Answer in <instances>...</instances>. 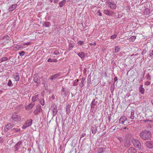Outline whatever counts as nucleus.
Instances as JSON below:
<instances>
[{"mask_svg":"<svg viewBox=\"0 0 153 153\" xmlns=\"http://www.w3.org/2000/svg\"><path fill=\"white\" fill-rule=\"evenodd\" d=\"M140 137L142 139L147 140L152 137V134L149 130H145L140 132Z\"/></svg>","mask_w":153,"mask_h":153,"instance_id":"1","label":"nucleus"},{"mask_svg":"<svg viewBox=\"0 0 153 153\" xmlns=\"http://www.w3.org/2000/svg\"><path fill=\"white\" fill-rule=\"evenodd\" d=\"M132 143L134 146L138 149H140L141 147V144L140 141L136 139H133L132 140Z\"/></svg>","mask_w":153,"mask_h":153,"instance_id":"2","label":"nucleus"},{"mask_svg":"<svg viewBox=\"0 0 153 153\" xmlns=\"http://www.w3.org/2000/svg\"><path fill=\"white\" fill-rule=\"evenodd\" d=\"M107 5L108 7L111 9H115L117 7V5L114 1H110L108 0L107 1Z\"/></svg>","mask_w":153,"mask_h":153,"instance_id":"3","label":"nucleus"},{"mask_svg":"<svg viewBox=\"0 0 153 153\" xmlns=\"http://www.w3.org/2000/svg\"><path fill=\"white\" fill-rule=\"evenodd\" d=\"M51 109L53 111V116H56L57 113V106L54 104H53L51 106Z\"/></svg>","mask_w":153,"mask_h":153,"instance_id":"4","label":"nucleus"},{"mask_svg":"<svg viewBox=\"0 0 153 153\" xmlns=\"http://www.w3.org/2000/svg\"><path fill=\"white\" fill-rule=\"evenodd\" d=\"M12 119L15 122H18L21 120L20 116L17 114L16 113H14L13 114L11 117Z\"/></svg>","mask_w":153,"mask_h":153,"instance_id":"5","label":"nucleus"},{"mask_svg":"<svg viewBox=\"0 0 153 153\" xmlns=\"http://www.w3.org/2000/svg\"><path fill=\"white\" fill-rule=\"evenodd\" d=\"M32 120L31 119L27 120L22 126V128L25 129L26 128L32 125Z\"/></svg>","mask_w":153,"mask_h":153,"instance_id":"6","label":"nucleus"},{"mask_svg":"<svg viewBox=\"0 0 153 153\" xmlns=\"http://www.w3.org/2000/svg\"><path fill=\"white\" fill-rule=\"evenodd\" d=\"M42 111L41 107L40 105H38L36 109L34 111L33 113L36 115H38Z\"/></svg>","mask_w":153,"mask_h":153,"instance_id":"7","label":"nucleus"},{"mask_svg":"<svg viewBox=\"0 0 153 153\" xmlns=\"http://www.w3.org/2000/svg\"><path fill=\"white\" fill-rule=\"evenodd\" d=\"M127 118L125 116H123L120 118L119 123H121L126 125L128 123V121H127Z\"/></svg>","mask_w":153,"mask_h":153,"instance_id":"8","label":"nucleus"},{"mask_svg":"<svg viewBox=\"0 0 153 153\" xmlns=\"http://www.w3.org/2000/svg\"><path fill=\"white\" fill-rule=\"evenodd\" d=\"M22 141H20L16 144L14 146V148H15V151H17L20 149V147L22 144Z\"/></svg>","mask_w":153,"mask_h":153,"instance_id":"9","label":"nucleus"},{"mask_svg":"<svg viewBox=\"0 0 153 153\" xmlns=\"http://www.w3.org/2000/svg\"><path fill=\"white\" fill-rule=\"evenodd\" d=\"M146 147L150 149H152L153 148V141H148L146 143Z\"/></svg>","mask_w":153,"mask_h":153,"instance_id":"10","label":"nucleus"},{"mask_svg":"<svg viewBox=\"0 0 153 153\" xmlns=\"http://www.w3.org/2000/svg\"><path fill=\"white\" fill-rule=\"evenodd\" d=\"M103 13L107 15L111 16L114 13V12L108 10H105L103 11Z\"/></svg>","mask_w":153,"mask_h":153,"instance_id":"11","label":"nucleus"},{"mask_svg":"<svg viewBox=\"0 0 153 153\" xmlns=\"http://www.w3.org/2000/svg\"><path fill=\"white\" fill-rule=\"evenodd\" d=\"M13 126L12 125H11V124H7L4 128V131L5 132L7 131L9 129L12 128Z\"/></svg>","mask_w":153,"mask_h":153,"instance_id":"12","label":"nucleus"},{"mask_svg":"<svg viewBox=\"0 0 153 153\" xmlns=\"http://www.w3.org/2000/svg\"><path fill=\"white\" fill-rule=\"evenodd\" d=\"M137 151L136 149L133 147L130 148L128 150V153H136Z\"/></svg>","mask_w":153,"mask_h":153,"instance_id":"13","label":"nucleus"},{"mask_svg":"<svg viewBox=\"0 0 153 153\" xmlns=\"http://www.w3.org/2000/svg\"><path fill=\"white\" fill-rule=\"evenodd\" d=\"M97 102V100H96V99L92 101L91 104L90 105L91 109L93 108H94L95 105H96Z\"/></svg>","mask_w":153,"mask_h":153,"instance_id":"14","label":"nucleus"},{"mask_svg":"<svg viewBox=\"0 0 153 153\" xmlns=\"http://www.w3.org/2000/svg\"><path fill=\"white\" fill-rule=\"evenodd\" d=\"M137 116V114H135L134 111H131V116L130 117V118L131 119H136Z\"/></svg>","mask_w":153,"mask_h":153,"instance_id":"15","label":"nucleus"},{"mask_svg":"<svg viewBox=\"0 0 153 153\" xmlns=\"http://www.w3.org/2000/svg\"><path fill=\"white\" fill-rule=\"evenodd\" d=\"M71 105L69 104L67 105L66 107V109L67 114L68 115L70 112V108Z\"/></svg>","mask_w":153,"mask_h":153,"instance_id":"16","label":"nucleus"},{"mask_svg":"<svg viewBox=\"0 0 153 153\" xmlns=\"http://www.w3.org/2000/svg\"><path fill=\"white\" fill-rule=\"evenodd\" d=\"M139 91L140 92L141 94H143L145 92V89L143 88V85H140L139 89Z\"/></svg>","mask_w":153,"mask_h":153,"instance_id":"17","label":"nucleus"},{"mask_svg":"<svg viewBox=\"0 0 153 153\" xmlns=\"http://www.w3.org/2000/svg\"><path fill=\"white\" fill-rule=\"evenodd\" d=\"M97 127L96 125H94V126L92 127V132L93 134H95L97 130Z\"/></svg>","mask_w":153,"mask_h":153,"instance_id":"18","label":"nucleus"},{"mask_svg":"<svg viewBox=\"0 0 153 153\" xmlns=\"http://www.w3.org/2000/svg\"><path fill=\"white\" fill-rule=\"evenodd\" d=\"M105 149L104 148L100 147L97 150V153H102L104 152L105 151Z\"/></svg>","mask_w":153,"mask_h":153,"instance_id":"19","label":"nucleus"},{"mask_svg":"<svg viewBox=\"0 0 153 153\" xmlns=\"http://www.w3.org/2000/svg\"><path fill=\"white\" fill-rule=\"evenodd\" d=\"M34 104L33 103H30L27 106L25 107L26 109L27 110H29L33 106Z\"/></svg>","mask_w":153,"mask_h":153,"instance_id":"20","label":"nucleus"},{"mask_svg":"<svg viewBox=\"0 0 153 153\" xmlns=\"http://www.w3.org/2000/svg\"><path fill=\"white\" fill-rule=\"evenodd\" d=\"M17 5L16 4H13L12 6H10L9 7L10 11H12L15 9Z\"/></svg>","mask_w":153,"mask_h":153,"instance_id":"21","label":"nucleus"},{"mask_svg":"<svg viewBox=\"0 0 153 153\" xmlns=\"http://www.w3.org/2000/svg\"><path fill=\"white\" fill-rule=\"evenodd\" d=\"M61 91L64 92V94L65 96H66L68 94V90L65 88H62V89Z\"/></svg>","mask_w":153,"mask_h":153,"instance_id":"22","label":"nucleus"},{"mask_svg":"<svg viewBox=\"0 0 153 153\" xmlns=\"http://www.w3.org/2000/svg\"><path fill=\"white\" fill-rule=\"evenodd\" d=\"M78 55L82 59L85 56V53L83 52H81L80 53H78Z\"/></svg>","mask_w":153,"mask_h":153,"instance_id":"23","label":"nucleus"},{"mask_svg":"<svg viewBox=\"0 0 153 153\" xmlns=\"http://www.w3.org/2000/svg\"><path fill=\"white\" fill-rule=\"evenodd\" d=\"M38 77H34L33 79V80L35 82H36L38 84L40 82V78L38 79Z\"/></svg>","mask_w":153,"mask_h":153,"instance_id":"24","label":"nucleus"},{"mask_svg":"<svg viewBox=\"0 0 153 153\" xmlns=\"http://www.w3.org/2000/svg\"><path fill=\"white\" fill-rule=\"evenodd\" d=\"M38 99V95H37L33 97L32 98V100L33 102H34L36 101Z\"/></svg>","mask_w":153,"mask_h":153,"instance_id":"25","label":"nucleus"},{"mask_svg":"<svg viewBox=\"0 0 153 153\" xmlns=\"http://www.w3.org/2000/svg\"><path fill=\"white\" fill-rule=\"evenodd\" d=\"M66 0H63L62 1H61L59 3V6L61 7H62L65 3Z\"/></svg>","mask_w":153,"mask_h":153,"instance_id":"26","label":"nucleus"},{"mask_svg":"<svg viewBox=\"0 0 153 153\" xmlns=\"http://www.w3.org/2000/svg\"><path fill=\"white\" fill-rule=\"evenodd\" d=\"M46 27H49L51 26V24L49 22H45L43 25Z\"/></svg>","mask_w":153,"mask_h":153,"instance_id":"27","label":"nucleus"},{"mask_svg":"<svg viewBox=\"0 0 153 153\" xmlns=\"http://www.w3.org/2000/svg\"><path fill=\"white\" fill-rule=\"evenodd\" d=\"M136 37L135 36H133L129 39V40L130 42H133L136 39Z\"/></svg>","mask_w":153,"mask_h":153,"instance_id":"28","label":"nucleus"},{"mask_svg":"<svg viewBox=\"0 0 153 153\" xmlns=\"http://www.w3.org/2000/svg\"><path fill=\"white\" fill-rule=\"evenodd\" d=\"M115 51L116 52H118L120 51V48L118 46H116L115 47Z\"/></svg>","mask_w":153,"mask_h":153,"instance_id":"29","label":"nucleus"},{"mask_svg":"<svg viewBox=\"0 0 153 153\" xmlns=\"http://www.w3.org/2000/svg\"><path fill=\"white\" fill-rule=\"evenodd\" d=\"M48 61L49 62H56L57 61V60L56 59H49Z\"/></svg>","mask_w":153,"mask_h":153,"instance_id":"30","label":"nucleus"},{"mask_svg":"<svg viewBox=\"0 0 153 153\" xmlns=\"http://www.w3.org/2000/svg\"><path fill=\"white\" fill-rule=\"evenodd\" d=\"M74 46L71 43H70L69 44V48L68 50L70 51L73 48Z\"/></svg>","mask_w":153,"mask_h":153,"instance_id":"31","label":"nucleus"},{"mask_svg":"<svg viewBox=\"0 0 153 153\" xmlns=\"http://www.w3.org/2000/svg\"><path fill=\"white\" fill-rule=\"evenodd\" d=\"M11 131H15V132H17L20 131V130L18 128H13L12 129Z\"/></svg>","mask_w":153,"mask_h":153,"instance_id":"32","label":"nucleus"},{"mask_svg":"<svg viewBox=\"0 0 153 153\" xmlns=\"http://www.w3.org/2000/svg\"><path fill=\"white\" fill-rule=\"evenodd\" d=\"M53 54L55 55H57L59 54V51L58 50H55L53 52Z\"/></svg>","mask_w":153,"mask_h":153,"instance_id":"33","label":"nucleus"},{"mask_svg":"<svg viewBox=\"0 0 153 153\" xmlns=\"http://www.w3.org/2000/svg\"><path fill=\"white\" fill-rule=\"evenodd\" d=\"M40 104L42 105H44V99H41L40 100Z\"/></svg>","mask_w":153,"mask_h":153,"instance_id":"34","label":"nucleus"},{"mask_svg":"<svg viewBox=\"0 0 153 153\" xmlns=\"http://www.w3.org/2000/svg\"><path fill=\"white\" fill-rule=\"evenodd\" d=\"M8 85L9 86H11L12 85L11 81L10 80H9L8 83Z\"/></svg>","mask_w":153,"mask_h":153,"instance_id":"35","label":"nucleus"},{"mask_svg":"<svg viewBox=\"0 0 153 153\" xmlns=\"http://www.w3.org/2000/svg\"><path fill=\"white\" fill-rule=\"evenodd\" d=\"M19 54L20 56H23L25 54V52L23 51H22L19 53Z\"/></svg>","mask_w":153,"mask_h":153,"instance_id":"36","label":"nucleus"},{"mask_svg":"<svg viewBox=\"0 0 153 153\" xmlns=\"http://www.w3.org/2000/svg\"><path fill=\"white\" fill-rule=\"evenodd\" d=\"M9 37L7 35H6V36H4L2 38L3 39H6L7 40V39H9Z\"/></svg>","mask_w":153,"mask_h":153,"instance_id":"37","label":"nucleus"},{"mask_svg":"<svg viewBox=\"0 0 153 153\" xmlns=\"http://www.w3.org/2000/svg\"><path fill=\"white\" fill-rule=\"evenodd\" d=\"M1 59L3 62L5 61H7L8 59L6 57H2Z\"/></svg>","mask_w":153,"mask_h":153,"instance_id":"38","label":"nucleus"},{"mask_svg":"<svg viewBox=\"0 0 153 153\" xmlns=\"http://www.w3.org/2000/svg\"><path fill=\"white\" fill-rule=\"evenodd\" d=\"M108 121L109 122H110V121L111 120V114H110L108 116Z\"/></svg>","mask_w":153,"mask_h":153,"instance_id":"39","label":"nucleus"},{"mask_svg":"<svg viewBox=\"0 0 153 153\" xmlns=\"http://www.w3.org/2000/svg\"><path fill=\"white\" fill-rule=\"evenodd\" d=\"M117 36L116 35H114L111 36V38L112 39H114L116 38Z\"/></svg>","mask_w":153,"mask_h":153,"instance_id":"40","label":"nucleus"},{"mask_svg":"<svg viewBox=\"0 0 153 153\" xmlns=\"http://www.w3.org/2000/svg\"><path fill=\"white\" fill-rule=\"evenodd\" d=\"M97 13L100 16H102V13L100 12V10H99L97 12Z\"/></svg>","mask_w":153,"mask_h":153,"instance_id":"41","label":"nucleus"},{"mask_svg":"<svg viewBox=\"0 0 153 153\" xmlns=\"http://www.w3.org/2000/svg\"><path fill=\"white\" fill-rule=\"evenodd\" d=\"M61 76V75L59 74H54L53 75V76H54V77H55V76Z\"/></svg>","mask_w":153,"mask_h":153,"instance_id":"42","label":"nucleus"},{"mask_svg":"<svg viewBox=\"0 0 153 153\" xmlns=\"http://www.w3.org/2000/svg\"><path fill=\"white\" fill-rule=\"evenodd\" d=\"M151 83L150 82H149V81H147V82H146L145 83V85H149Z\"/></svg>","mask_w":153,"mask_h":153,"instance_id":"43","label":"nucleus"},{"mask_svg":"<svg viewBox=\"0 0 153 153\" xmlns=\"http://www.w3.org/2000/svg\"><path fill=\"white\" fill-rule=\"evenodd\" d=\"M86 135V134L85 133H83V134H82L81 135V137H80V138L81 139V138H82V137H84Z\"/></svg>","mask_w":153,"mask_h":153,"instance_id":"44","label":"nucleus"},{"mask_svg":"<svg viewBox=\"0 0 153 153\" xmlns=\"http://www.w3.org/2000/svg\"><path fill=\"white\" fill-rule=\"evenodd\" d=\"M118 138L119 139V140H120V142H121L123 141V139L121 137H119Z\"/></svg>","mask_w":153,"mask_h":153,"instance_id":"45","label":"nucleus"},{"mask_svg":"<svg viewBox=\"0 0 153 153\" xmlns=\"http://www.w3.org/2000/svg\"><path fill=\"white\" fill-rule=\"evenodd\" d=\"M153 56V50L151 51V52L149 54V56Z\"/></svg>","mask_w":153,"mask_h":153,"instance_id":"46","label":"nucleus"},{"mask_svg":"<svg viewBox=\"0 0 153 153\" xmlns=\"http://www.w3.org/2000/svg\"><path fill=\"white\" fill-rule=\"evenodd\" d=\"M146 52V50H143L142 52V54H144Z\"/></svg>","mask_w":153,"mask_h":153,"instance_id":"47","label":"nucleus"},{"mask_svg":"<svg viewBox=\"0 0 153 153\" xmlns=\"http://www.w3.org/2000/svg\"><path fill=\"white\" fill-rule=\"evenodd\" d=\"M79 43L80 45H82L84 43V42L83 41H79Z\"/></svg>","mask_w":153,"mask_h":153,"instance_id":"48","label":"nucleus"},{"mask_svg":"<svg viewBox=\"0 0 153 153\" xmlns=\"http://www.w3.org/2000/svg\"><path fill=\"white\" fill-rule=\"evenodd\" d=\"M15 79L16 81H19V77H15Z\"/></svg>","mask_w":153,"mask_h":153,"instance_id":"49","label":"nucleus"},{"mask_svg":"<svg viewBox=\"0 0 153 153\" xmlns=\"http://www.w3.org/2000/svg\"><path fill=\"white\" fill-rule=\"evenodd\" d=\"M85 78H82V81H81V83H83L84 81L85 80Z\"/></svg>","mask_w":153,"mask_h":153,"instance_id":"50","label":"nucleus"},{"mask_svg":"<svg viewBox=\"0 0 153 153\" xmlns=\"http://www.w3.org/2000/svg\"><path fill=\"white\" fill-rule=\"evenodd\" d=\"M116 126H113L112 127V128L114 130L115 128H116Z\"/></svg>","mask_w":153,"mask_h":153,"instance_id":"51","label":"nucleus"},{"mask_svg":"<svg viewBox=\"0 0 153 153\" xmlns=\"http://www.w3.org/2000/svg\"><path fill=\"white\" fill-rule=\"evenodd\" d=\"M58 0H54V3H56L58 2Z\"/></svg>","mask_w":153,"mask_h":153,"instance_id":"52","label":"nucleus"},{"mask_svg":"<svg viewBox=\"0 0 153 153\" xmlns=\"http://www.w3.org/2000/svg\"><path fill=\"white\" fill-rule=\"evenodd\" d=\"M117 77H114V80L115 81H116L117 80Z\"/></svg>","mask_w":153,"mask_h":153,"instance_id":"53","label":"nucleus"},{"mask_svg":"<svg viewBox=\"0 0 153 153\" xmlns=\"http://www.w3.org/2000/svg\"><path fill=\"white\" fill-rule=\"evenodd\" d=\"M95 44H96L95 43H94V44H92V43H90L89 44V45H95Z\"/></svg>","mask_w":153,"mask_h":153,"instance_id":"54","label":"nucleus"},{"mask_svg":"<svg viewBox=\"0 0 153 153\" xmlns=\"http://www.w3.org/2000/svg\"><path fill=\"white\" fill-rule=\"evenodd\" d=\"M52 98L53 100H54L55 99V97L54 95H53L52 96Z\"/></svg>","mask_w":153,"mask_h":153,"instance_id":"55","label":"nucleus"},{"mask_svg":"<svg viewBox=\"0 0 153 153\" xmlns=\"http://www.w3.org/2000/svg\"><path fill=\"white\" fill-rule=\"evenodd\" d=\"M54 77H50V79L51 80H52L54 79Z\"/></svg>","mask_w":153,"mask_h":153,"instance_id":"56","label":"nucleus"},{"mask_svg":"<svg viewBox=\"0 0 153 153\" xmlns=\"http://www.w3.org/2000/svg\"><path fill=\"white\" fill-rule=\"evenodd\" d=\"M16 48H17L18 49H19V48H20V45H18L16 47Z\"/></svg>","mask_w":153,"mask_h":153,"instance_id":"57","label":"nucleus"},{"mask_svg":"<svg viewBox=\"0 0 153 153\" xmlns=\"http://www.w3.org/2000/svg\"><path fill=\"white\" fill-rule=\"evenodd\" d=\"M3 62L2 60L1 59H0V63H1Z\"/></svg>","mask_w":153,"mask_h":153,"instance_id":"58","label":"nucleus"},{"mask_svg":"<svg viewBox=\"0 0 153 153\" xmlns=\"http://www.w3.org/2000/svg\"><path fill=\"white\" fill-rule=\"evenodd\" d=\"M74 85H76V83L75 82H74Z\"/></svg>","mask_w":153,"mask_h":153,"instance_id":"59","label":"nucleus"},{"mask_svg":"<svg viewBox=\"0 0 153 153\" xmlns=\"http://www.w3.org/2000/svg\"><path fill=\"white\" fill-rule=\"evenodd\" d=\"M124 128V129H126V128H127V127H124V128Z\"/></svg>","mask_w":153,"mask_h":153,"instance_id":"60","label":"nucleus"},{"mask_svg":"<svg viewBox=\"0 0 153 153\" xmlns=\"http://www.w3.org/2000/svg\"><path fill=\"white\" fill-rule=\"evenodd\" d=\"M49 0L51 1V2H52L53 0Z\"/></svg>","mask_w":153,"mask_h":153,"instance_id":"61","label":"nucleus"},{"mask_svg":"<svg viewBox=\"0 0 153 153\" xmlns=\"http://www.w3.org/2000/svg\"><path fill=\"white\" fill-rule=\"evenodd\" d=\"M144 121L145 122H147L148 121V120H144Z\"/></svg>","mask_w":153,"mask_h":153,"instance_id":"62","label":"nucleus"},{"mask_svg":"<svg viewBox=\"0 0 153 153\" xmlns=\"http://www.w3.org/2000/svg\"><path fill=\"white\" fill-rule=\"evenodd\" d=\"M27 43H26L25 44V45H27Z\"/></svg>","mask_w":153,"mask_h":153,"instance_id":"63","label":"nucleus"},{"mask_svg":"<svg viewBox=\"0 0 153 153\" xmlns=\"http://www.w3.org/2000/svg\"><path fill=\"white\" fill-rule=\"evenodd\" d=\"M78 81H79V80L78 79H77V82H78Z\"/></svg>","mask_w":153,"mask_h":153,"instance_id":"64","label":"nucleus"}]
</instances>
